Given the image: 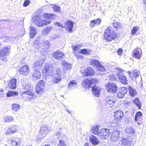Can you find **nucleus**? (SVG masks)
Returning <instances> with one entry per match:
<instances>
[{"label":"nucleus","instance_id":"9b49d317","mask_svg":"<svg viewBox=\"0 0 146 146\" xmlns=\"http://www.w3.org/2000/svg\"><path fill=\"white\" fill-rule=\"evenodd\" d=\"M45 83L43 80H41L38 82L36 86V91L37 93L40 94L44 90Z\"/></svg>","mask_w":146,"mask_h":146},{"label":"nucleus","instance_id":"c9c22d12","mask_svg":"<svg viewBox=\"0 0 146 146\" xmlns=\"http://www.w3.org/2000/svg\"><path fill=\"white\" fill-rule=\"evenodd\" d=\"M18 95V93L17 92L9 91L7 93V96L10 97L12 96H17Z\"/></svg>","mask_w":146,"mask_h":146},{"label":"nucleus","instance_id":"3c124183","mask_svg":"<svg viewBox=\"0 0 146 146\" xmlns=\"http://www.w3.org/2000/svg\"><path fill=\"white\" fill-rule=\"evenodd\" d=\"M53 9L55 11L57 12H59L60 9V7H59L56 5L53 6Z\"/></svg>","mask_w":146,"mask_h":146},{"label":"nucleus","instance_id":"f704fd0d","mask_svg":"<svg viewBox=\"0 0 146 146\" xmlns=\"http://www.w3.org/2000/svg\"><path fill=\"white\" fill-rule=\"evenodd\" d=\"M79 53L85 55H89L90 54L91 52V50L90 49H87L84 48L82 49L79 52Z\"/></svg>","mask_w":146,"mask_h":146},{"label":"nucleus","instance_id":"1a4fd4ad","mask_svg":"<svg viewBox=\"0 0 146 146\" xmlns=\"http://www.w3.org/2000/svg\"><path fill=\"white\" fill-rule=\"evenodd\" d=\"M50 131V127L46 125H43L41 127L39 131L40 135L42 138L46 136Z\"/></svg>","mask_w":146,"mask_h":146},{"label":"nucleus","instance_id":"f257e3e1","mask_svg":"<svg viewBox=\"0 0 146 146\" xmlns=\"http://www.w3.org/2000/svg\"><path fill=\"white\" fill-rule=\"evenodd\" d=\"M98 82V80L96 78H90L85 81L83 83V86L86 88L92 87L93 95L97 97L99 96L101 90L100 87L95 85Z\"/></svg>","mask_w":146,"mask_h":146},{"label":"nucleus","instance_id":"09e8293b","mask_svg":"<svg viewBox=\"0 0 146 146\" xmlns=\"http://www.w3.org/2000/svg\"><path fill=\"white\" fill-rule=\"evenodd\" d=\"M120 91L125 95L127 92V89L126 87H123L121 88L120 90Z\"/></svg>","mask_w":146,"mask_h":146},{"label":"nucleus","instance_id":"72a5a7b5","mask_svg":"<svg viewBox=\"0 0 146 146\" xmlns=\"http://www.w3.org/2000/svg\"><path fill=\"white\" fill-rule=\"evenodd\" d=\"M100 131L98 125L94 126L92 129V133L94 135H98V136H100Z\"/></svg>","mask_w":146,"mask_h":146},{"label":"nucleus","instance_id":"69168bd1","mask_svg":"<svg viewBox=\"0 0 146 146\" xmlns=\"http://www.w3.org/2000/svg\"><path fill=\"white\" fill-rule=\"evenodd\" d=\"M8 20H9L8 19H6L5 20H3V19H0V22L3 21H8Z\"/></svg>","mask_w":146,"mask_h":146},{"label":"nucleus","instance_id":"ea45409f","mask_svg":"<svg viewBox=\"0 0 146 146\" xmlns=\"http://www.w3.org/2000/svg\"><path fill=\"white\" fill-rule=\"evenodd\" d=\"M125 132L126 133L134 134L135 133V131L133 129L130 127H128L126 128L125 130Z\"/></svg>","mask_w":146,"mask_h":146},{"label":"nucleus","instance_id":"7ed1b4c3","mask_svg":"<svg viewBox=\"0 0 146 146\" xmlns=\"http://www.w3.org/2000/svg\"><path fill=\"white\" fill-rule=\"evenodd\" d=\"M113 30L110 27H109L105 30L104 34L105 39L110 42L115 38L116 34Z\"/></svg>","mask_w":146,"mask_h":146},{"label":"nucleus","instance_id":"6e6552de","mask_svg":"<svg viewBox=\"0 0 146 146\" xmlns=\"http://www.w3.org/2000/svg\"><path fill=\"white\" fill-rule=\"evenodd\" d=\"M106 88L108 92L113 94L115 93L117 89L116 84L114 83H108L106 86Z\"/></svg>","mask_w":146,"mask_h":146},{"label":"nucleus","instance_id":"dca6fc26","mask_svg":"<svg viewBox=\"0 0 146 146\" xmlns=\"http://www.w3.org/2000/svg\"><path fill=\"white\" fill-rule=\"evenodd\" d=\"M64 56L63 53L58 50L54 52L52 54V56L58 60H61L63 59Z\"/></svg>","mask_w":146,"mask_h":146},{"label":"nucleus","instance_id":"8fccbe9b","mask_svg":"<svg viewBox=\"0 0 146 146\" xmlns=\"http://www.w3.org/2000/svg\"><path fill=\"white\" fill-rule=\"evenodd\" d=\"M11 141L13 146H20L19 144L17 141L11 139Z\"/></svg>","mask_w":146,"mask_h":146},{"label":"nucleus","instance_id":"c85d7f7f","mask_svg":"<svg viewBox=\"0 0 146 146\" xmlns=\"http://www.w3.org/2000/svg\"><path fill=\"white\" fill-rule=\"evenodd\" d=\"M30 31L29 34L30 37L31 38H33L36 33V29L35 27H33L30 26Z\"/></svg>","mask_w":146,"mask_h":146},{"label":"nucleus","instance_id":"9d476101","mask_svg":"<svg viewBox=\"0 0 146 146\" xmlns=\"http://www.w3.org/2000/svg\"><path fill=\"white\" fill-rule=\"evenodd\" d=\"M10 46H6L0 50V57L1 60H3L5 59V56L10 52Z\"/></svg>","mask_w":146,"mask_h":146},{"label":"nucleus","instance_id":"338daca9","mask_svg":"<svg viewBox=\"0 0 146 146\" xmlns=\"http://www.w3.org/2000/svg\"><path fill=\"white\" fill-rule=\"evenodd\" d=\"M45 43L46 44H47L48 45H49L50 44V43L49 42V41H46L45 42Z\"/></svg>","mask_w":146,"mask_h":146},{"label":"nucleus","instance_id":"e2e57ef3","mask_svg":"<svg viewBox=\"0 0 146 146\" xmlns=\"http://www.w3.org/2000/svg\"><path fill=\"white\" fill-rule=\"evenodd\" d=\"M114 76H109V79L111 80H116V78L114 77Z\"/></svg>","mask_w":146,"mask_h":146},{"label":"nucleus","instance_id":"393cba45","mask_svg":"<svg viewBox=\"0 0 146 146\" xmlns=\"http://www.w3.org/2000/svg\"><path fill=\"white\" fill-rule=\"evenodd\" d=\"M66 138L65 135H62L60 138L57 144V146H66L65 140Z\"/></svg>","mask_w":146,"mask_h":146},{"label":"nucleus","instance_id":"2eb2a0df","mask_svg":"<svg viewBox=\"0 0 146 146\" xmlns=\"http://www.w3.org/2000/svg\"><path fill=\"white\" fill-rule=\"evenodd\" d=\"M29 72V67L28 65H27L22 66L19 70V72L20 74L24 75L28 74Z\"/></svg>","mask_w":146,"mask_h":146},{"label":"nucleus","instance_id":"de8ad7c7","mask_svg":"<svg viewBox=\"0 0 146 146\" xmlns=\"http://www.w3.org/2000/svg\"><path fill=\"white\" fill-rule=\"evenodd\" d=\"M74 55L76 57L77 59H83L84 58V56L80 55L78 53L76 52L74 53Z\"/></svg>","mask_w":146,"mask_h":146},{"label":"nucleus","instance_id":"680f3d73","mask_svg":"<svg viewBox=\"0 0 146 146\" xmlns=\"http://www.w3.org/2000/svg\"><path fill=\"white\" fill-rule=\"evenodd\" d=\"M39 136L40 137H37L36 139V142H37L38 143H39L41 141V139H42V137H41L40 135H39Z\"/></svg>","mask_w":146,"mask_h":146},{"label":"nucleus","instance_id":"b1692460","mask_svg":"<svg viewBox=\"0 0 146 146\" xmlns=\"http://www.w3.org/2000/svg\"><path fill=\"white\" fill-rule=\"evenodd\" d=\"M17 80L15 79H12L9 83L8 86L9 88L15 89L16 87Z\"/></svg>","mask_w":146,"mask_h":146},{"label":"nucleus","instance_id":"58836bf2","mask_svg":"<svg viewBox=\"0 0 146 146\" xmlns=\"http://www.w3.org/2000/svg\"><path fill=\"white\" fill-rule=\"evenodd\" d=\"M27 94L28 95L31 96V97H30L29 98V99L32 98V97L33 96V95H34V93L33 92L32 90H27V91H24L22 93L23 95V94Z\"/></svg>","mask_w":146,"mask_h":146},{"label":"nucleus","instance_id":"774afa93","mask_svg":"<svg viewBox=\"0 0 146 146\" xmlns=\"http://www.w3.org/2000/svg\"><path fill=\"white\" fill-rule=\"evenodd\" d=\"M66 110L67 111L68 113H71V111H70L69 110H68V109H66Z\"/></svg>","mask_w":146,"mask_h":146},{"label":"nucleus","instance_id":"a878e982","mask_svg":"<svg viewBox=\"0 0 146 146\" xmlns=\"http://www.w3.org/2000/svg\"><path fill=\"white\" fill-rule=\"evenodd\" d=\"M52 70V66L48 64H45L43 70V72H45L46 74L48 75L50 74Z\"/></svg>","mask_w":146,"mask_h":146},{"label":"nucleus","instance_id":"603ef678","mask_svg":"<svg viewBox=\"0 0 146 146\" xmlns=\"http://www.w3.org/2000/svg\"><path fill=\"white\" fill-rule=\"evenodd\" d=\"M30 1L29 0H25L23 4V6L26 7L28 6L30 3Z\"/></svg>","mask_w":146,"mask_h":146},{"label":"nucleus","instance_id":"7c9ffc66","mask_svg":"<svg viewBox=\"0 0 146 146\" xmlns=\"http://www.w3.org/2000/svg\"><path fill=\"white\" fill-rule=\"evenodd\" d=\"M62 64L63 66L64 71L65 69L67 70L71 69V64L70 63L68 64L65 61H63L62 62Z\"/></svg>","mask_w":146,"mask_h":146},{"label":"nucleus","instance_id":"ddd939ff","mask_svg":"<svg viewBox=\"0 0 146 146\" xmlns=\"http://www.w3.org/2000/svg\"><path fill=\"white\" fill-rule=\"evenodd\" d=\"M17 131V126L15 125H12L9 127L5 131V133L6 135H11L15 133Z\"/></svg>","mask_w":146,"mask_h":146},{"label":"nucleus","instance_id":"f8f14e48","mask_svg":"<svg viewBox=\"0 0 146 146\" xmlns=\"http://www.w3.org/2000/svg\"><path fill=\"white\" fill-rule=\"evenodd\" d=\"M105 101L107 106L111 107L115 103L116 99L114 98L107 97L106 98Z\"/></svg>","mask_w":146,"mask_h":146},{"label":"nucleus","instance_id":"bb28decb","mask_svg":"<svg viewBox=\"0 0 146 146\" xmlns=\"http://www.w3.org/2000/svg\"><path fill=\"white\" fill-rule=\"evenodd\" d=\"M113 19L114 18L113 17L111 18L110 19L111 21H113V22L112 24V26H113V28H114L115 30L117 31L121 27V24L119 22H115V20Z\"/></svg>","mask_w":146,"mask_h":146},{"label":"nucleus","instance_id":"cd10ccee","mask_svg":"<svg viewBox=\"0 0 146 146\" xmlns=\"http://www.w3.org/2000/svg\"><path fill=\"white\" fill-rule=\"evenodd\" d=\"M89 64L92 65L93 67L96 68L98 65H100V63L98 60L96 59H91L90 60Z\"/></svg>","mask_w":146,"mask_h":146},{"label":"nucleus","instance_id":"412c9836","mask_svg":"<svg viewBox=\"0 0 146 146\" xmlns=\"http://www.w3.org/2000/svg\"><path fill=\"white\" fill-rule=\"evenodd\" d=\"M117 75L121 83L124 84H127L126 78L122 74V73H118L117 74Z\"/></svg>","mask_w":146,"mask_h":146},{"label":"nucleus","instance_id":"4468645a","mask_svg":"<svg viewBox=\"0 0 146 146\" xmlns=\"http://www.w3.org/2000/svg\"><path fill=\"white\" fill-rule=\"evenodd\" d=\"M83 74L84 76H92L94 74V71L91 67H89L85 69Z\"/></svg>","mask_w":146,"mask_h":146},{"label":"nucleus","instance_id":"79ce46f5","mask_svg":"<svg viewBox=\"0 0 146 146\" xmlns=\"http://www.w3.org/2000/svg\"><path fill=\"white\" fill-rule=\"evenodd\" d=\"M62 135H65L61 134L59 131H57L54 134V136L55 138L58 140V141L60 140V138Z\"/></svg>","mask_w":146,"mask_h":146},{"label":"nucleus","instance_id":"4be33fe9","mask_svg":"<svg viewBox=\"0 0 146 146\" xmlns=\"http://www.w3.org/2000/svg\"><path fill=\"white\" fill-rule=\"evenodd\" d=\"M139 72L138 71H129L128 73L129 77L132 79H135L136 78L139 77Z\"/></svg>","mask_w":146,"mask_h":146},{"label":"nucleus","instance_id":"20e7f679","mask_svg":"<svg viewBox=\"0 0 146 146\" xmlns=\"http://www.w3.org/2000/svg\"><path fill=\"white\" fill-rule=\"evenodd\" d=\"M62 70L59 67L56 68L55 73L52 80L53 83L58 84L61 79V75L62 74Z\"/></svg>","mask_w":146,"mask_h":146},{"label":"nucleus","instance_id":"5fc2aeb1","mask_svg":"<svg viewBox=\"0 0 146 146\" xmlns=\"http://www.w3.org/2000/svg\"><path fill=\"white\" fill-rule=\"evenodd\" d=\"M48 19L52 20L55 19L56 16L54 14L51 13Z\"/></svg>","mask_w":146,"mask_h":146},{"label":"nucleus","instance_id":"13d9d810","mask_svg":"<svg viewBox=\"0 0 146 146\" xmlns=\"http://www.w3.org/2000/svg\"><path fill=\"white\" fill-rule=\"evenodd\" d=\"M72 48L74 52L78 51V47L77 46H72Z\"/></svg>","mask_w":146,"mask_h":146},{"label":"nucleus","instance_id":"e433bc0d","mask_svg":"<svg viewBox=\"0 0 146 146\" xmlns=\"http://www.w3.org/2000/svg\"><path fill=\"white\" fill-rule=\"evenodd\" d=\"M53 28L50 26H48L43 29L42 33L43 35H46L48 34Z\"/></svg>","mask_w":146,"mask_h":146},{"label":"nucleus","instance_id":"864d4df0","mask_svg":"<svg viewBox=\"0 0 146 146\" xmlns=\"http://www.w3.org/2000/svg\"><path fill=\"white\" fill-rule=\"evenodd\" d=\"M124 94L122 93L120 90L119 92L117 93V96L120 98H123L124 96Z\"/></svg>","mask_w":146,"mask_h":146},{"label":"nucleus","instance_id":"6ab92c4d","mask_svg":"<svg viewBox=\"0 0 146 146\" xmlns=\"http://www.w3.org/2000/svg\"><path fill=\"white\" fill-rule=\"evenodd\" d=\"M120 134V132L119 131L116 130L114 131L113 134H111L110 135L111 139L114 141H117L119 137Z\"/></svg>","mask_w":146,"mask_h":146},{"label":"nucleus","instance_id":"bf43d9fd","mask_svg":"<svg viewBox=\"0 0 146 146\" xmlns=\"http://www.w3.org/2000/svg\"><path fill=\"white\" fill-rule=\"evenodd\" d=\"M55 24L56 26L61 27L62 28L64 27L62 24L58 22L55 23Z\"/></svg>","mask_w":146,"mask_h":146},{"label":"nucleus","instance_id":"052dcab7","mask_svg":"<svg viewBox=\"0 0 146 146\" xmlns=\"http://www.w3.org/2000/svg\"><path fill=\"white\" fill-rule=\"evenodd\" d=\"M123 50L121 48L119 49L117 51V54L119 55H121L122 54Z\"/></svg>","mask_w":146,"mask_h":146},{"label":"nucleus","instance_id":"5701e85b","mask_svg":"<svg viewBox=\"0 0 146 146\" xmlns=\"http://www.w3.org/2000/svg\"><path fill=\"white\" fill-rule=\"evenodd\" d=\"M141 51L140 48H137L134 51L133 53V56L136 58L139 59L142 55Z\"/></svg>","mask_w":146,"mask_h":146},{"label":"nucleus","instance_id":"37998d69","mask_svg":"<svg viewBox=\"0 0 146 146\" xmlns=\"http://www.w3.org/2000/svg\"><path fill=\"white\" fill-rule=\"evenodd\" d=\"M142 113L140 111L137 112L135 115V120L137 121L138 119L141 118L142 117Z\"/></svg>","mask_w":146,"mask_h":146},{"label":"nucleus","instance_id":"c03bdc74","mask_svg":"<svg viewBox=\"0 0 146 146\" xmlns=\"http://www.w3.org/2000/svg\"><path fill=\"white\" fill-rule=\"evenodd\" d=\"M20 108L19 104H12V109L15 111H17Z\"/></svg>","mask_w":146,"mask_h":146},{"label":"nucleus","instance_id":"a211bd4d","mask_svg":"<svg viewBox=\"0 0 146 146\" xmlns=\"http://www.w3.org/2000/svg\"><path fill=\"white\" fill-rule=\"evenodd\" d=\"M74 25V23L71 21H68L65 24L64 28L66 30L70 32H72V29Z\"/></svg>","mask_w":146,"mask_h":146},{"label":"nucleus","instance_id":"0e129e2a","mask_svg":"<svg viewBox=\"0 0 146 146\" xmlns=\"http://www.w3.org/2000/svg\"><path fill=\"white\" fill-rule=\"evenodd\" d=\"M58 37V35H55L54 36H51V38L53 39H56V38H57Z\"/></svg>","mask_w":146,"mask_h":146},{"label":"nucleus","instance_id":"a18cd8bd","mask_svg":"<svg viewBox=\"0 0 146 146\" xmlns=\"http://www.w3.org/2000/svg\"><path fill=\"white\" fill-rule=\"evenodd\" d=\"M96 69L97 70L101 72H104L106 70L104 66L100 64V65H98L96 67Z\"/></svg>","mask_w":146,"mask_h":146},{"label":"nucleus","instance_id":"4d7b16f0","mask_svg":"<svg viewBox=\"0 0 146 146\" xmlns=\"http://www.w3.org/2000/svg\"><path fill=\"white\" fill-rule=\"evenodd\" d=\"M137 31V28L135 27H134L132 30L131 34L133 35H134L135 33H136Z\"/></svg>","mask_w":146,"mask_h":146},{"label":"nucleus","instance_id":"423d86ee","mask_svg":"<svg viewBox=\"0 0 146 146\" xmlns=\"http://www.w3.org/2000/svg\"><path fill=\"white\" fill-rule=\"evenodd\" d=\"M119 143L122 146H131V145L132 139L127 137V135L122 137Z\"/></svg>","mask_w":146,"mask_h":146},{"label":"nucleus","instance_id":"473e14b6","mask_svg":"<svg viewBox=\"0 0 146 146\" xmlns=\"http://www.w3.org/2000/svg\"><path fill=\"white\" fill-rule=\"evenodd\" d=\"M21 82L22 83V89L23 90H29L31 87L30 84L25 82L23 80Z\"/></svg>","mask_w":146,"mask_h":146},{"label":"nucleus","instance_id":"aec40b11","mask_svg":"<svg viewBox=\"0 0 146 146\" xmlns=\"http://www.w3.org/2000/svg\"><path fill=\"white\" fill-rule=\"evenodd\" d=\"M89 139L90 143L93 145H98L100 143L98 139L94 135L90 136Z\"/></svg>","mask_w":146,"mask_h":146},{"label":"nucleus","instance_id":"c756f323","mask_svg":"<svg viewBox=\"0 0 146 146\" xmlns=\"http://www.w3.org/2000/svg\"><path fill=\"white\" fill-rule=\"evenodd\" d=\"M127 88L128 89L130 95L131 96H134L137 94L135 89L131 87L128 86Z\"/></svg>","mask_w":146,"mask_h":146},{"label":"nucleus","instance_id":"49530a36","mask_svg":"<svg viewBox=\"0 0 146 146\" xmlns=\"http://www.w3.org/2000/svg\"><path fill=\"white\" fill-rule=\"evenodd\" d=\"M14 119L12 116H7L4 119L5 122H9L13 121Z\"/></svg>","mask_w":146,"mask_h":146},{"label":"nucleus","instance_id":"a19ab883","mask_svg":"<svg viewBox=\"0 0 146 146\" xmlns=\"http://www.w3.org/2000/svg\"><path fill=\"white\" fill-rule=\"evenodd\" d=\"M133 102L139 109H140L141 106V102L138 98L134 99L133 101Z\"/></svg>","mask_w":146,"mask_h":146},{"label":"nucleus","instance_id":"2f4dec72","mask_svg":"<svg viewBox=\"0 0 146 146\" xmlns=\"http://www.w3.org/2000/svg\"><path fill=\"white\" fill-rule=\"evenodd\" d=\"M101 20L99 18L96 20H94L91 21L90 23V27H93L95 25H99L100 24Z\"/></svg>","mask_w":146,"mask_h":146},{"label":"nucleus","instance_id":"39448f33","mask_svg":"<svg viewBox=\"0 0 146 146\" xmlns=\"http://www.w3.org/2000/svg\"><path fill=\"white\" fill-rule=\"evenodd\" d=\"M33 19L34 21V22L36 25L40 27H42L44 26H46L49 24L51 21H47L46 20H41L39 17H33Z\"/></svg>","mask_w":146,"mask_h":146},{"label":"nucleus","instance_id":"f3484780","mask_svg":"<svg viewBox=\"0 0 146 146\" xmlns=\"http://www.w3.org/2000/svg\"><path fill=\"white\" fill-rule=\"evenodd\" d=\"M123 114L121 110H118L114 112V117L117 121L121 120L123 117Z\"/></svg>","mask_w":146,"mask_h":146},{"label":"nucleus","instance_id":"4c0bfd02","mask_svg":"<svg viewBox=\"0 0 146 146\" xmlns=\"http://www.w3.org/2000/svg\"><path fill=\"white\" fill-rule=\"evenodd\" d=\"M76 85L77 83L75 80H72L70 82L68 87L69 88L74 89L76 87Z\"/></svg>","mask_w":146,"mask_h":146},{"label":"nucleus","instance_id":"f03ea898","mask_svg":"<svg viewBox=\"0 0 146 146\" xmlns=\"http://www.w3.org/2000/svg\"><path fill=\"white\" fill-rule=\"evenodd\" d=\"M44 63V60L42 59L39 61H36V62L33 64V68L34 72L33 74V77L35 80H36L40 78L41 74L39 69L42 66Z\"/></svg>","mask_w":146,"mask_h":146},{"label":"nucleus","instance_id":"6e6d98bb","mask_svg":"<svg viewBox=\"0 0 146 146\" xmlns=\"http://www.w3.org/2000/svg\"><path fill=\"white\" fill-rule=\"evenodd\" d=\"M50 15V13H45L43 14V16L44 18L48 19V18H49Z\"/></svg>","mask_w":146,"mask_h":146},{"label":"nucleus","instance_id":"0eeeda50","mask_svg":"<svg viewBox=\"0 0 146 146\" xmlns=\"http://www.w3.org/2000/svg\"><path fill=\"white\" fill-rule=\"evenodd\" d=\"M109 128H104L100 130L99 133L100 138L102 139L103 138L106 139L111 135V131Z\"/></svg>","mask_w":146,"mask_h":146}]
</instances>
